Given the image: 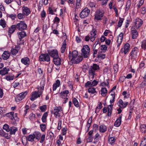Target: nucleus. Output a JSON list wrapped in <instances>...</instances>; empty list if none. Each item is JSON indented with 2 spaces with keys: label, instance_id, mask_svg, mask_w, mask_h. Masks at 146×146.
<instances>
[{
  "label": "nucleus",
  "instance_id": "1",
  "mask_svg": "<svg viewBox=\"0 0 146 146\" xmlns=\"http://www.w3.org/2000/svg\"><path fill=\"white\" fill-rule=\"evenodd\" d=\"M68 57L70 59L71 62L75 64L79 63L83 59V56L78 55V52L76 50H73L72 53L71 51H69Z\"/></svg>",
  "mask_w": 146,
  "mask_h": 146
},
{
  "label": "nucleus",
  "instance_id": "2",
  "mask_svg": "<svg viewBox=\"0 0 146 146\" xmlns=\"http://www.w3.org/2000/svg\"><path fill=\"white\" fill-rule=\"evenodd\" d=\"M40 85L41 90H38L37 91H35L33 92L30 98L31 100L34 101L35 99L40 97L43 93L44 90V86L45 85V83L44 81H42L40 83Z\"/></svg>",
  "mask_w": 146,
  "mask_h": 146
},
{
  "label": "nucleus",
  "instance_id": "3",
  "mask_svg": "<svg viewBox=\"0 0 146 146\" xmlns=\"http://www.w3.org/2000/svg\"><path fill=\"white\" fill-rule=\"evenodd\" d=\"M100 69L99 66L96 64H93L92 66H90L88 70V74L89 78L93 79L94 78V76L96 75L95 73L96 71Z\"/></svg>",
  "mask_w": 146,
  "mask_h": 146
},
{
  "label": "nucleus",
  "instance_id": "4",
  "mask_svg": "<svg viewBox=\"0 0 146 146\" xmlns=\"http://www.w3.org/2000/svg\"><path fill=\"white\" fill-rule=\"evenodd\" d=\"M104 11L102 9H97L94 15V20L95 21H101L102 19L104 14Z\"/></svg>",
  "mask_w": 146,
  "mask_h": 146
},
{
  "label": "nucleus",
  "instance_id": "5",
  "mask_svg": "<svg viewBox=\"0 0 146 146\" xmlns=\"http://www.w3.org/2000/svg\"><path fill=\"white\" fill-rule=\"evenodd\" d=\"M69 93V92L68 90H65L61 92L59 94L60 98L64 100L62 101L63 104H65L67 102L68 100V95Z\"/></svg>",
  "mask_w": 146,
  "mask_h": 146
},
{
  "label": "nucleus",
  "instance_id": "6",
  "mask_svg": "<svg viewBox=\"0 0 146 146\" xmlns=\"http://www.w3.org/2000/svg\"><path fill=\"white\" fill-rule=\"evenodd\" d=\"M39 60L40 62H49L50 61V57L48 53L41 54L39 57Z\"/></svg>",
  "mask_w": 146,
  "mask_h": 146
},
{
  "label": "nucleus",
  "instance_id": "7",
  "mask_svg": "<svg viewBox=\"0 0 146 146\" xmlns=\"http://www.w3.org/2000/svg\"><path fill=\"white\" fill-rule=\"evenodd\" d=\"M81 51L82 56L84 58H87L89 54L90 49L88 45H85L83 46Z\"/></svg>",
  "mask_w": 146,
  "mask_h": 146
},
{
  "label": "nucleus",
  "instance_id": "8",
  "mask_svg": "<svg viewBox=\"0 0 146 146\" xmlns=\"http://www.w3.org/2000/svg\"><path fill=\"white\" fill-rule=\"evenodd\" d=\"M47 51L49 56L53 58L58 56V51L56 49H48Z\"/></svg>",
  "mask_w": 146,
  "mask_h": 146
},
{
  "label": "nucleus",
  "instance_id": "9",
  "mask_svg": "<svg viewBox=\"0 0 146 146\" xmlns=\"http://www.w3.org/2000/svg\"><path fill=\"white\" fill-rule=\"evenodd\" d=\"M15 25L16 28L20 31H24L27 28V25L24 21H20V23H17Z\"/></svg>",
  "mask_w": 146,
  "mask_h": 146
},
{
  "label": "nucleus",
  "instance_id": "10",
  "mask_svg": "<svg viewBox=\"0 0 146 146\" xmlns=\"http://www.w3.org/2000/svg\"><path fill=\"white\" fill-rule=\"evenodd\" d=\"M27 94V91L23 92L18 94L15 98V101L17 102H19L23 100Z\"/></svg>",
  "mask_w": 146,
  "mask_h": 146
},
{
  "label": "nucleus",
  "instance_id": "11",
  "mask_svg": "<svg viewBox=\"0 0 146 146\" xmlns=\"http://www.w3.org/2000/svg\"><path fill=\"white\" fill-rule=\"evenodd\" d=\"M134 23L135 25L132 27L138 29L143 24V21L141 19L139 18H137L135 19Z\"/></svg>",
  "mask_w": 146,
  "mask_h": 146
},
{
  "label": "nucleus",
  "instance_id": "12",
  "mask_svg": "<svg viewBox=\"0 0 146 146\" xmlns=\"http://www.w3.org/2000/svg\"><path fill=\"white\" fill-rule=\"evenodd\" d=\"M90 12V10L87 7L85 8L80 12V17L82 18H84L87 17L88 15Z\"/></svg>",
  "mask_w": 146,
  "mask_h": 146
},
{
  "label": "nucleus",
  "instance_id": "13",
  "mask_svg": "<svg viewBox=\"0 0 146 146\" xmlns=\"http://www.w3.org/2000/svg\"><path fill=\"white\" fill-rule=\"evenodd\" d=\"M138 49L136 47H134L130 53V55L131 56V58L136 60L137 58Z\"/></svg>",
  "mask_w": 146,
  "mask_h": 146
},
{
  "label": "nucleus",
  "instance_id": "14",
  "mask_svg": "<svg viewBox=\"0 0 146 146\" xmlns=\"http://www.w3.org/2000/svg\"><path fill=\"white\" fill-rule=\"evenodd\" d=\"M136 28L132 27L131 29V33L132 34V38L133 39H136L138 36V32Z\"/></svg>",
  "mask_w": 146,
  "mask_h": 146
},
{
  "label": "nucleus",
  "instance_id": "15",
  "mask_svg": "<svg viewBox=\"0 0 146 146\" xmlns=\"http://www.w3.org/2000/svg\"><path fill=\"white\" fill-rule=\"evenodd\" d=\"M60 109L58 108L57 107H55L54 108V110L53 111H51V114H53L55 115L56 118L57 117H60V116L59 112L60 111Z\"/></svg>",
  "mask_w": 146,
  "mask_h": 146
},
{
  "label": "nucleus",
  "instance_id": "16",
  "mask_svg": "<svg viewBox=\"0 0 146 146\" xmlns=\"http://www.w3.org/2000/svg\"><path fill=\"white\" fill-rule=\"evenodd\" d=\"M122 118V114L119 115V116L117 119L115 121L114 126L118 127L120 126L121 123Z\"/></svg>",
  "mask_w": 146,
  "mask_h": 146
},
{
  "label": "nucleus",
  "instance_id": "17",
  "mask_svg": "<svg viewBox=\"0 0 146 146\" xmlns=\"http://www.w3.org/2000/svg\"><path fill=\"white\" fill-rule=\"evenodd\" d=\"M0 135L3 137L7 139H10L11 136L10 135L4 132L2 128H0Z\"/></svg>",
  "mask_w": 146,
  "mask_h": 146
},
{
  "label": "nucleus",
  "instance_id": "18",
  "mask_svg": "<svg viewBox=\"0 0 146 146\" xmlns=\"http://www.w3.org/2000/svg\"><path fill=\"white\" fill-rule=\"evenodd\" d=\"M130 47V45L129 43L125 44L124 47L121 49V52L126 54L129 52Z\"/></svg>",
  "mask_w": 146,
  "mask_h": 146
},
{
  "label": "nucleus",
  "instance_id": "19",
  "mask_svg": "<svg viewBox=\"0 0 146 146\" xmlns=\"http://www.w3.org/2000/svg\"><path fill=\"white\" fill-rule=\"evenodd\" d=\"M128 103V102H123L122 100L120 99L119 100L117 104L119 107L123 109L126 107Z\"/></svg>",
  "mask_w": 146,
  "mask_h": 146
},
{
  "label": "nucleus",
  "instance_id": "20",
  "mask_svg": "<svg viewBox=\"0 0 146 146\" xmlns=\"http://www.w3.org/2000/svg\"><path fill=\"white\" fill-rule=\"evenodd\" d=\"M30 59L28 57H24L22 58L21 60V62L24 65L28 66L29 65Z\"/></svg>",
  "mask_w": 146,
  "mask_h": 146
},
{
  "label": "nucleus",
  "instance_id": "21",
  "mask_svg": "<svg viewBox=\"0 0 146 146\" xmlns=\"http://www.w3.org/2000/svg\"><path fill=\"white\" fill-rule=\"evenodd\" d=\"M53 62L55 65L58 66L61 64L62 61L58 56L53 58Z\"/></svg>",
  "mask_w": 146,
  "mask_h": 146
},
{
  "label": "nucleus",
  "instance_id": "22",
  "mask_svg": "<svg viewBox=\"0 0 146 146\" xmlns=\"http://www.w3.org/2000/svg\"><path fill=\"white\" fill-rule=\"evenodd\" d=\"M22 12L23 14L26 16H28L31 13L30 9L27 7L24 6L22 8Z\"/></svg>",
  "mask_w": 146,
  "mask_h": 146
},
{
  "label": "nucleus",
  "instance_id": "23",
  "mask_svg": "<svg viewBox=\"0 0 146 146\" xmlns=\"http://www.w3.org/2000/svg\"><path fill=\"white\" fill-rule=\"evenodd\" d=\"M16 27L15 25H11V27L9 28L8 34L9 36H10L14 32L16 28Z\"/></svg>",
  "mask_w": 146,
  "mask_h": 146
},
{
  "label": "nucleus",
  "instance_id": "24",
  "mask_svg": "<svg viewBox=\"0 0 146 146\" xmlns=\"http://www.w3.org/2000/svg\"><path fill=\"white\" fill-rule=\"evenodd\" d=\"M9 70V68L6 67L3 68L2 69L0 70V74L2 76H3L8 74Z\"/></svg>",
  "mask_w": 146,
  "mask_h": 146
},
{
  "label": "nucleus",
  "instance_id": "25",
  "mask_svg": "<svg viewBox=\"0 0 146 146\" xmlns=\"http://www.w3.org/2000/svg\"><path fill=\"white\" fill-rule=\"evenodd\" d=\"M88 6L89 7H90L92 11H94L95 10L97 7V5L95 2H90L88 4Z\"/></svg>",
  "mask_w": 146,
  "mask_h": 146
},
{
  "label": "nucleus",
  "instance_id": "26",
  "mask_svg": "<svg viewBox=\"0 0 146 146\" xmlns=\"http://www.w3.org/2000/svg\"><path fill=\"white\" fill-rule=\"evenodd\" d=\"M10 56V54L7 51H5L4 52L2 55V57L3 60H7L8 59Z\"/></svg>",
  "mask_w": 146,
  "mask_h": 146
},
{
  "label": "nucleus",
  "instance_id": "27",
  "mask_svg": "<svg viewBox=\"0 0 146 146\" xmlns=\"http://www.w3.org/2000/svg\"><path fill=\"white\" fill-rule=\"evenodd\" d=\"M60 82L58 79L55 82L53 85L52 89L53 91L56 90L57 88L60 86Z\"/></svg>",
  "mask_w": 146,
  "mask_h": 146
},
{
  "label": "nucleus",
  "instance_id": "28",
  "mask_svg": "<svg viewBox=\"0 0 146 146\" xmlns=\"http://www.w3.org/2000/svg\"><path fill=\"white\" fill-rule=\"evenodd\" d=\"M21 32H18L17 34L19 39L21 40L22 39L27 36L26 33L25 31H22Z\"/></svg>",
  "mask_w": 146,
  "mask_h": 146
},
{
  "label": "nucleus",
  "instance_id": "29",
  "mask_svg": "<svg viewBox=\"0 0 146 146\" xmlns=\"http://www.w3.org/2000/svg\"><path fill=\"white\" fill-rule=\"evenodd\" d=\"M116 139V137H110L109 136L108 138L109 143L112 145H114Z\"/></svg>",
  "mask_w": 146,
  "mask_h": 146
},
{
  "label": "nucleus",
  "instance_id": "30",
  "mask_svg": "<svg viewBox=\"0 0 146 146\" xmlns=\"http://www.w3.org/2000/svg\"><path fill=\"white\" fill-rule=\"evenodd\" d=\"M107 130V127L104 124L100 125L99 127V131L101 133H104Z\"/></svg>",
  "mask_w": 146,
  "mask_h": 146
},
{
  "label": "nucleus",
  "instance_id": "31",
  "mask_svg": "<svg viewBox=\"0 0 146 146\" xmlns=\"http://www.w3.org/2000/svg\"><path fill=\"white\" fill-rule=\"evenodd\" d=\"M113 105L111 104L107 107L108 114L107 115L109 117H111L112 114L113 107Z\"/></svg>",
  "mask_w": 146,
  "mask_h": 146
},
{
  "label": "nucleus",
  "instance_id": "32",
  "mask_svg": "<svg viewBox=\"0 0 146 146\" xmlns=\"http://www.w3.org/2000/svg\"><path fill=\"white\" fill-rule=\"evenodd\" d=\"M98 42H96L94 44L93 46V48L94 49V52L93 54V58H95L96 56V55L97 54L98 52V49H96V46L98 44Z\"/></svg>",
  "mask_w": 146,
  "mask_h": 146
},
{
  "label": "nucleus",
  "instance_id": "33",
  "mask_svg": "<svg viewBox=\"0 0 146 146\" xmlns=\"http://www.w3.org/2000/svg\"><path fill=\"white\" fill-rule=\"evenodd\" d=\"M66 40H64L62 43V47L60 49L61 52L62 53H64L66 48Z\"/></svg>",
  "mask_w": 146,
  "mask_h": 146
},
{
  "label": "nucleus",
  "instance_id": "34",
  "mask_svg": "<svg viewBox=\"0 0 146 146\" xmlns=\"http://www.w3.org/2000/svg\"><path fill=\"white\" fill-rule=\"evenodd\" d=\"M20 47L19 46H16L15 48H12L11 50V54L13 55H16L18 52V49H19Z\"/></svg>",
  "mask_w": 146,
  "mask_h": 146
},
{
  "label": "nucleus",
  "instance_id": "35",
  "mask_svg": "<svg viewBox=\"0 0 146 146\" xmlns=\"http://www.w3.org/2000/svg\"><path fill=\"white\" fill-rule=\"evenodd\" d=\"M35 138V137L34 135V134H30L27 136V140L28 141L31 142H33L34 141V139Z\"/></svg>",
  "mask_w": 146,
  "mask_h": 146
},
{
  "label": "nucleus",
  "instance_id": "36",
  "mask_svg": "<svg viewBox=\"0 0 146 146\" xmlns=\"http://www.w3.org/2000/svg\"><path fill=\"white\" fill-rule=\"evenodd\" d=\"M17 128L16 127L14 126L11 127H10V135H15L16 132L17 131Z\"/></svg>",
  "mask_w": 146,
  "mask_h": 146
},
{
  "label": "nucleus",
  "instance_id": "37",
  "mask_svg": "<svg viewBox=\"0 0 146 146\" xmlns=\"http://www.w3.org/2000/svg\"><path fill=\"white\" fill-rule=\"evenodd\" d=\"M88 92L90 93L93 94L97 92L96 90V88L93 87L89 88L88 89Z\"/></svg>",
  "mask_w": 146,
  "mask_h": 146
},
{
  "label": "nucleus",
  "instance_id": "38",
  "mask_svg": "<svg viewBox=\"0 0 146 146\" xmlns=\"http://www.w3.org/2000/svg\"><path fill=\"white\" fill-rule=\"evenodd\" d=\"M101 94L103 96H105L108 92V90L106 88H102L101 90Z\"/></svg>",
  "mask_w": 146,
  "mask_h": 146
},
{
  "label": "nucleus",
  "instance_id": "39",
  "mask_svg": "<svg viewBox=\"0 0 146 146\" xmlns=\"http://www.w3.org/2000/svg\"><path fill=\"white\" fill-rule=\"evenodd\" d=\"M48 115L47 112H45L42 115L41 118L42 121L43 123H46V118Z\"/></svg>",
  "mask_w": 146,
  "mask_h": 146
},
{
  "label": "nucleus",
  "instance_id": "40",
  "mask_svg": "<svg viewBox=\"0 0 146 146\" xmlns=\"http://www.w3.org/2000/svg\"><path fill=\"white\" fill-rule=\"evenodd\" d=\"M72 101L74 105L76 107L78 108L79 107V102L74 97L72 98Z\"/></svg>",
  "mask_w": 146,
  "mask_h": 146
},
{
  "label": "nucleus",
  "instance_id": "41",
  "mask_svg": "<svg viewBox=\"0 0 146 146\" xmlns=\"http://www.w3.org/2000/svg\"><path fill=\"white\" fill-rule=\"evenodd\" d=\"M14 76L12 74H9L6 76L4 78L7 81H11L13 80Z\"/></svg>",
  "mask_w": 146,
  "mask_h": 146
},
{
  "label": "nucleus",
  "instance_id": "42",
  "mask_svg": "<svg viewBox=\"0 0 146 146\" xmlns=\"http://www.w3.org/2000/svg\"><path fill=\"white\" fill-rule=\"evenodd\" d=\"M34 134L36 139L39 140L40 139L41 135V133L39 132L35 131Z\"/></svg>",
  "mask_w": 146,
  "mask_h": 146
},
{
  "label": "nucleus",
  "instance_id": "43",
  "mask_svg": "<svg viewBox=\"0 0 146 146\" xmlns=\"http://www.w3.org/2000/svg\"><path fill=\"white\" fill-rule=\"evenodd\" d=\"M14 112H11L6 114L7 116L9 118L13 120V115Z\"/></svg>",
  "mask_w": 146,
  "mask_h": 146
},
{
  "label": "nucleus",
  "instance_id": "44",
  "mask_svg": "<svg viewBox=\"0 0 146 146\" xmlns=\"http://www.w3.org/2000/svg\"><path fill=\"white\" fill-rule=\"evenodd\" d=\"M131 2L130 0H129L127 1L125 9L126 11H128L129 9L131 6Z\"/></svg>",
  "mask_w": 146,
  "mask_h": 146
},
{
  "label": "nucleus",
  "instance_id": "45",
  "mask_svg": "<svg viewBox=\"0 0 146 146\" xmlns=\"http://www.w3.org/2000/svg\"><path fill=\"white\" fill-rule=\"evenodd\" d=\"M0 25L3 28L6 27V23L4 19H1L0 20Z\"/></svg>",
  "mask_w": 146,
  "mask_h": 146
},
{
  "label": "nucleus",
  "instance_id": "46",
  "mask_svg": "<svg viewBox=\"0 0 146 146\" xmlns=\"http://www.w3.org/2000/svg\"><path fill=\"white\" fill-rule=\"evenodd\" d=\"M119 20L117 24V27H121L124 19V18H122L120 17L119 18Z\"/></svg>",
  "mask_w": 146,
  "mask_h": 146
},
{
  "label": "nucleus",
  "instance_id": "47",
  "mask_svg": "<svg viewBox=\"0 0 146 146\" xmlns=\"http://www.w3.org/2000/svg\"><path fill=\"white\" fill-rule=\"evenodd\" d=\"M141 131L142 133H145L146 131V125L145 124H141L140 125Z\"/></svg>",
  "mask_w": 146,
  "mask_h": 146
},
{
  "label": "nucleus",
  "instance_id": "48",
  "mask_svg": "<svg viewBox=\"0 0 146 146\" xmlns=\"http://www.w3.org/2000/svg\"><path fill=\"white\" fill-rule=\"evenodd\" d=\"M101 50L102 52H105L107 50V47L105 45H101L100 46Z\"/></svg>",
  "mask_w": 146,
  "mask_h": 146
},
{
  "label": "nucleus",
  "instance_id": "49",
  "mask_svg": "<svg viewBox=\"0 0 146 146\" xmlns=\"http://www.w3.org/2000/svg\"><path fill=\"white\" fill-rule=\"evenodd\" d=\"M106 56V54H98L96 58L98 59V60L100 58L104 59L105 58Z\"/></svg>",
  "mask_w": 146,
  "mask_h": 146
},
{
  "label": "nucleus",
  "instance_id": "50",
  "mask_svg": "<svg viewBox=\"0 0 146 146\" xmlns=\"http://www.w3.org/2000/svg\"><path fill=\"white\" fill-rule=\"evenodd\" d=\"M39 108L42 112H44L46 110V105H43L40 106Z\"/></svg>",
  "mask_w": 146,
  "mask_h": 146
},
{
  "label": "nucleus",
  "instance_id": "51",
  "mask_svg": "<svg viewBox=\"0 0 146 146\" xmlns=\"http://www.w3.org/2000/svg\"><path fill=\"white\" fill-rule=\"evenodd\" d=\"M7 15L8 17H10L13 20H14L17 17V15L15 14H7Z\"/></svg>",
  "mask_w": 146,
  "mask_h": 146
},
{
  "label": "nucleus",
  "instance_id": "52",
  "mask_svg": "<svg viewBox=\"0 0 146 146\" xmlns=\"http://www.w3.org/2000/svg\"><path fill=\"white\" fill-rule=\"evenodd\" d=\"M141 48L145 50L146 49V40H143L142 42L141 46Z\"/></svg>",
  "mask_w": 146,
  "mask_h": 146
},
{
  "label": "nucleus",
  "instance_id": "53",
  "mask_svg": "<svg viewBox=\"0 0 146 146\" xmlns=\"http://www.w3.org/2000/svg\"><path fill=\"white\" fill-rule=\"evenodd\" d=\"M3 129L7 132L10 131L9 126L7 124H5L3 125Z\"/></svg>",
  "mask_w": 146,
  "mask_h": 146
},
{
  "label": "nucleus",
  "instance_id": "54",
  "mask_svg": "<svg viewBox=\"0 0 146 146\" xmlns=\"http://www.w3.org/2000/svg\"><path fill=\"white\" fill-rule=\"evenodd\" d=\"M96 33L97 31H96L95 29L93 28L91 32V36L96 37Z\"/></svg>",
  "mask_w": 146,
  "mask_h": 146
},
{
  "label": "nucleus",
  "instance_id": "55",
  "mask_svg": "<svg viewBox=\"0 0 146 146\" xmlns=\"http://www.w3.org/2000/svg\"><path fill=\"white\" fill-rule=\"evenodd\" d=\"M35 114L33 113H31L29 115V118L32 121L35 119Z\"/></svg>",
  "mask_w": 146,
  "mask_h": 146
},
{
  "label": "nucleus",
  "instance_id": "56",
  "mask_svg": "<svg viewBox=\"0 0 146 146\" xmlns=\"http://www.w3.org/2000/svg\"><path fill=\"white\" fill-rule=\"evenodd\" d=\"M144 1L145 0H140L138 4L137 5L138 9H140V7L143 5Z\"/></svg>",
  "mask_w": 146,
  "mask_h": 146
},
{
  "label": "nucleus",
  "instance_id": "57",
  "mask_svg": "<svg viewBox=\"0 0 146 146\" xmlns=\"http://www.w3.org/2000/svg\"><path fill=\"white\" fill-rule=\"evenodd\" d=\"M43 0H41L39 1V4L38 5V10L40 11L43 5Z\"/></svg>",
  "mask_w": 146,
  "mask_h": 146
},
{
  "label": "nucleus",
  "instance_id": "58",
  "mask_svg": "<svg viewBox=\"0 0 146 146\" xmlns=\"http://www.w3.org/2000/svg\"><path fill=\"white\" fill-rule=\"evenodd\" d=\"M40 126V129L42 131L44 132L45 131L46 126L45 124H41Z\"/></svg>",
  "mask_w": 146,
  "mask_h": 146
},
{
  "label": "nucleus",
  "instance_id": "59",
  "mask_svg": "<svg viewBox=\"0 0 146 146\" xmlns=\"http://www.w3.org/2000/svg\"><path fill=\"white\" fill-rule=\"evenodd\" d=\"M146 145V139L145 138L143 139L140 144V146H145Z\"/></svg>",
  "mask_w": 146,
  "mask_h": 146
},
{
  "label": "nucleus",
  "instance_id": "60",
  "mask_svg": "<svg viewBox=\"0 0 146 146\" xmlns=\"http://www.w3.org/2000/svg\"><path fill=\"white\" fill-rule=\"evenodd\" d=\"M146 81H144V80L140 84L139 87L141 88H145L146 86Z\"/></svg>",
  "mask_w": 146,
  "mask_h": 146
},
{
  "label": "nucleus",
  "instance_id": "61",
  "mask_svg": "<svg viewBox=\"0 0 146 146\" xmlns=\"http://www.w3.org/2000/svg\"><path fill=\"white\" fill-rule=\"evenodd\" d=\"M92 82L90 81H88L85 84V87L87 88L88 87H91Z\"/></svg>",
  "mask_w": 146,
  "mask_h": 146
},
{
  "label": "nucleus",
  "instance_id": "62",
  "mask_svg": "<svg viewBox=\"0 0 146 146\" xmlns=\"http://www.w3.org/2000/svg\"><path fill=\"white\" fill-rule=\"evenodd\" d=\"M93 137L92 136L88 135L87 141V142H92V141Z\"/></svg>",
  "mask_w": 146,
  "mask_h": 146
},
{
  "label": "nucleus",
  "instance_id": "63",
  "mask_svg": "<svg viewBox=\"0 0 146 146\" xmlns=\"http://www.w3.org/2000/svg\"><path fill=\"white\" fill-rule=\"evenodd\" d=\"M41 139L40 141V142L41 143H43L44 141L45 140V134H42L41 135L40 137Z\"/></svg>",
  "mask_w": 146,
  "mask_h": 146
},
{
  "label": "nucleus",
  "instance_id": "64",
  "mask_svg": "<svg viewBox=\"0 0 146 146\" xmlns=\"http://www.w3.org/2000/svg\"><path fill=\"white\" fill-rule=\"evenodd\" d=\"M98 82V81L94 80L92 82L91 87H93L97 85Z\"/></svg>",
  "mask_w": 146,
  "mask_h": 146
}]
</instances>
